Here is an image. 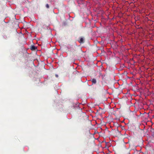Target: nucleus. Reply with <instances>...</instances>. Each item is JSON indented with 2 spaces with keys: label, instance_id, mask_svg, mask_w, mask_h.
Here are the masks:
<instances>
[{
  "label": "nucleus",
  "instance_id": "4",
  "mask_svg": "<svg viewBox=\"0 0 154 154\" xmlns=\"http://www.w3.org/2000/svg\"><path fill=\"white\" fill-rule=\"evenodd\" d=\"M46 7L47 8H49V5L48 4H47L46 5Z\"/></svg>",
  "mask_w": 154,
  "mask_h": 154
},
{
  "label": "nucleus",
  "instance_id": "2",
  "mask_svg": "<svg viewBox=\"0 0 154 154\" xmlns=\"http://www.w3.org/2000/svg\"><path fill=\"white\" fill-rule=\"evenodd\" d=\"M91 81L92 84H95L97 83L96 80L95 79H93Z\"/></svg>",
  "mask_w": 154,
  "mask_h": 154
},
{
  "label": "nucleus",
  "instance_id": "1",
  "mask_svg": "<svg viewBox=\"0 0 154 154\" xmlns=\"http://www.w3.org/2000/svg\"><path fill=\"white\" fill-rule=\"evenodd\" d=\"M85 38L82 37H81L79 38V40H78V42L81 44L85 42Z\"/></svg>",
  "mask_w": 154,
  "mask_h": 154
},
{
  "label": "nucleus",
  "instance_id": "5",
  "mask_svg": "<svg viewBox=\"0 0 154 154\" xmlns=\"http://www.w3.org/2000/svg\"><path fill=\"white\" fill-rule=\"evenodd\" d=\"M56 76H57H57H58V75H56Z\"/></svg>",
  "mask_w": 154,
  "mask_h": 154
},
{
  "label": "nucleus",
  "instance_id": "3",
  "mask_svg": "<svg viewBox=\"0 0 154 154\" xmlns=\"http://www.w3.org/2000/svg\"><path fill=\"white\" fill-rule=\"evenodd\" d=\"M30 49L32 50H35L36 49V48L35 47L34 45H32L31 46Z\"/></svg>",
  "mask_w": 154,
  "mask_h": 154
}]
</instances>
